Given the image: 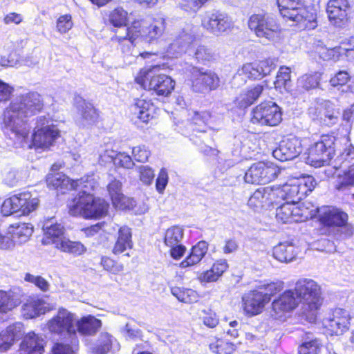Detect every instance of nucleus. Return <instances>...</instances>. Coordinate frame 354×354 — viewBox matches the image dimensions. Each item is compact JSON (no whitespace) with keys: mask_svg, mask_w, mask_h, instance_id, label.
<instances>
[{"mask_svg":"<svg viewBox=\"0 0 354 354\" xmlns=\"http://www.w3.org/2000/svg\"><path fill=\"white\" fill-rule=\"evenodd\" d=\"M43 108L44 102L38 93L20 95L3 110L0 118L1 128L6 133H12L21 142L28 144V148L48 150L60 136V131L48 117L36 118L31 142H28L30 129L28 119L40 113Z\"/></svg>","mask_w":354,"mask_h":354,"instance_id":"1","label":"nucleus"},{"mask_svg":"<svg viewBox=\"0 0 354 354\" xmlns=\"http://www.w3.org/2000/svg\"><path fill=\"white\" fill-rule=\"evenodd\" d=\"M292 290L301 304V313L309 322H314L322 304L320 286L313 279L302 278L296 282Z\"/></svg>","mask_w":354,"mask_h":354,"instance_id":"2","label":"nucleus"},{"mask_svg":"<svg viewBox=\"0 0 354 354\" xmlns=\"http://www.w3.org/2000/svg\"><path fill=\"white\" fill-rule=\"evenodd\" d=\"M165 27V20L161 17L154 19L151 21L136 20L125 29L124 34H122L121 30L117 31L115 39L120 41L125 38H129L131 41L144 38L152 41L162 35Z\"/></svg>","mask_w":354,"mask_h":354,"instance_id":"3","label":"nucleus"},{"mask_svg":"<svg viewBox=\"0 0 354 354\" xmlns=\"http://www.w3.org/2000/svg\"><path fill=\"white\" fill-rule=\"evenodd\" d=\"M68 212L72 216L85 218H99L104 216L109 207L102 198L95 197L93 194L77 195L68 204Z\"/></svg>","mask_w":354,"mask_h":354,"instance_id":"4","label":"nucleus"},{"mask_svg":"<svg viewBox=\"0 0 354 354\" xmlns=\"http://www.w3.org/2000/svg\"><path fill=\"white\" fill-rule=\"evenodd\" d=\"M159 66H154L141 69L135 78L143 88L153 91L158 95L168 96L175 87V82L168 75L159 74Z\"/></svg>","mask_w":354,"mask_h":354,"instance_id":"5","label":"nucleus"},{"mask_svg":"<svg viewBox=\"0 0 354 354\" xmlns=\"http://www.w3.org/2000/svg\"><path fill=\"white\" fill-rule=\"evenodd\" d=\"M248 27L255 35L267 41H274L281 34V26L274 15L259 12L252 15L248 19Z\"/></svg>","mask_w":354,"mask_h":354,"instance_id":"6","label":"nucleus"},{"mask_svg":"<svg viewBox=\"0 0 354 354\" xmlns=\"http://www.w3.org/2000/svg\"><path fill=\"white\" fill-rule=\"evenodd\" d=\"M315 185V179L308 176L300 179H292L281 187H274V189L277 194L278 201L280 199H286L288 201V202L295 203L312 192Z\"/></svg>","mask_w":354,"mask_h":354,"instance_id":"7","label":"nucleus"},{"mask_svg":"<svg viewBox=\"0 0 354 354\" xmlns=\"http://www.w3.org/2000/svg\"><path fill=\"white\" fill-rule=\"evenodd\" d=\"M75 315L64 308H59L57 314L50 319L46 327L51 333L59 336H68L71 338V343L77 342V331L74 324Z\"/></svg>","mask_w":354,"mask_h":354,"instance_id":"8","label":"nucleus"},{"mask_svg":"<svg viewBox=\"0 0 354 354\" xmlns=\"http://www.w3.org/2000/svg\"><path fill=\"white\" fill-rule=\"evenodd\" d=\"M335 142L336 138L333 136H322L319 141L308 149L307 162L315 167L328 163L334 154Z\"/></svg>","mask_w":354,"mask_h":354,"instance_id":"9","label":"nucleus"},{"mask_svg":"<svg viewBox=\"0 0 354 354\" xmlns=\"http://www.w3.org/2000/svg\"><path fill=\"white\" fill-rule=\"evenodd\" d=\"M39 205V199L32 197L30 192H22L6 199L1 205V213L4 216L20 212L28 215Z\"/></svg>","mask_w":354,"mask_h":354,"instance_id":"10","label":"nucleus"},{"mask_svg":"<svg viewBox=\"0 0 354 354\" xmlns=\"http://www.w3.org/2000/svg\"><path fill=\"white\" fill-rule=\"evenodd\" d=\"M250 121L254 124L274 127L282 120L279 106L271 101L263 102L253 109Z\"/></svg>","mask_w":354,"mask_h":354,"instance_id":"11","label":"nucleus"},{"mask_svg":"<svg viewBox=\"0 0 354 354\" xmlns=\"http://www.w3.org/2000/svg\"><path fill=\"white\" fill-rule=\"evenodd\" d=\"M275 68V64L272 59L262 60L258 63H248L243 64L234 75L232 82L234 85L245 83V77L249 79H261L269 75Z\"/></svg>","mask_w":354,"mask_h":354,"instance_id":"12","label":"nucleus"},{"mask_svg":"<svg viewBox=\"0 0 354 354\" xmlns=\"http://www.w3.org/2000/svg\"><path fill=\"white\" fill-rule=\"evenodd\" d=\"M201 26L209 32L218 35L233 28L232 18L225 12L213 9L206 11L201 19Z\"/></svg>","mask_w":354,"mask_h":354,"instance_id":"13","label":"nucleus"},{"mask_svg":"<svg viewBox=\"0 0 354 354\" xmlns=\"http://www.w3.org/2000/svg\"><path fill=\"white\" fill-rule=\"evenodd\" d=\"M280 172V169L272 163L259 162L246 171L245 180L248 183L265 184L274 180Z\"/></svg>","mask_w":354,"mask_h":354,"instance_id":"14","label":"nucleus"},{"mask_svg":"<svg viewBox=\"0 0 354 354\" xmlns=\"http://www.w3.org/2000/svg\"><path fill=\"white\" fill-rule=\"evenodd\" d=\"M335 175L344 185H354V148H347L335 160Z\"/></svg>","mask_w":354,"mask_h":354,"instance_id":"15","label":"nucleus"},{"mask_svg":"<svg viewBox=\"0 0 354 354\" xmlns=\"http://www.w3.org/2000/svg\"><path fill=\"white\" fill-rule=\"evenodd\" d=\"M351 316L343 308H335L323 319V325L331 334L342 335L348 331L351 325Z\"/></svg>","mask_w":354,"mask_h":354,"instance_id":"16","label":"nucleus"},{"mask_svg":"<svg viewBox=\"0 0 354 354\" xmlns=\"http://www.w3.org/2000/svg\"><path fill=\"white\" fill-rule=\"evenodd\" d=\"M277 194L274 187H265L257 189L250 197L248 205L254 211L268 209L274 203H277Z\"/></svg>","mask_w":354,"mask_h":354,"instance_id":"17","label":"nucleus"},{"mask_svg":"<svg viewBox=\"0 0 354 354\" xmlns=\"http://www.w3.org/2000/svg\"><path fill=\"white\" fill-rule=\"evenodd\" d=\"M350 8L348 0H329L326 11L330 24L337 27L344 26Z\"/></svg>","mask_w":354,"mask_h":354,"instance_id":"18","label":"nucleus"},{"mask_svg":"<svg viewBox=\"0 0 354 354\" xmlns=\"http://www.w3.org/2000/svg\"><path fill=\"white\" fill-rule=\"evenodd\" d=\"M242 300L245 313L250 315H256L263 311L270 297L263 292L255 290L245 293Z\"/></svg>","mask_w":354,"mask_h":354,"instance_id":"19","label":"nucleus"},{"mask_svg":"<svg viewBox=\"0 0 354 354\" xmlns=\"http://www.w3.org/2000/svg\"><path fill=\"white\" fill-rule=\"evenodd\" d=\"M192 87L196 92H205L207 90L216 88L219 85V78L217 75L210 71H202L193 68L192 72Z\"/></svg>","mask_w":354,"mask_h":354,"instance_id":"20","label":"nucleus"},{"mask_svg":"<svg viewBox=\"0 0 354 354\" xmlns=\"http://www.w3.org/2000/svg\"><path fill=\"white\" fill-rule=\"evenodd\" d=\"M302 151L301 140L292 137L283 140L279 147L272 151V156L280 161L290 160Z\"/></svg>","mask_w":354,"mask_h":354,"instance_id":"21","label":"nucleus"},{"mask_svg":"<svg viewBox=\"0 0 354 354\" xmlns=\"http://www.w3.org/2000/svg\"><path fill=\"white\" fill-rule=\"evenodd\" d=\"M319 219L324 226L339 227L346 224L348 215L341 209L333 206H326L319 210Z\"/></svg>","mask_w":354,"mask_h":354,"instance_id":"22","label":"nucleus"},{"mask_svg":"<svg viewBox=\"0 0 354 354\" xmlns=\"http://www.w3.org/2000/svg\"><path fill=\"white\" fill-rule=\"evenodd\" d=\"M75 106L79 114L76 122L80 127L88 128L96 124L99 115L92 104L78 97L75 100Z\"/></svg>","mask_w":354,"mask_h":354,"instance_id":"23","label":"nucleus"},{"mask_svg":"<svg viewBox=\"0 0 354 354\" xmlns=\"http://www.w3.org/2000/svg\"><path fill=\"white\" fill-rule=\"evenodd\" d=\"M299 304L295 292L288 290L273 301L272 315L276 319L281 318L286 313L294 310Z\"/></svg>","mask_w":354,"mask_h":354,"instance_id":"24","label":"nucleus"},{"mask_svg":"<svg viewBox=\"0 0 354 354\" xmlns=\"http://www.w3.org/2000/svg\"><path fill=\"white\" fill-rule=\"evenodd\" d=\"M54 309V306L42 298L29 297L23 305L21 313L26 319H33Z\"/></svg>","mask_w":354,"mask_h":354,"instance_id":"25","label":"nucleus"},{"mask_svg":"<svg viewBox=\"0 0 354 354\" xmlns=\"http://www.w3.org/2000/svg\"><path fill=\"white\" fill-rule=\"evenodd\" d=\"M107 191L113 205L119 209H131L135 206V201L125 196L122 192V183L113 179L107 185Z\"/></svg>","mask_w":354,"mask_h":354,"instance_id":"26","label":"nucleus"},{"mask_svg":"<svg viewBox=\"0 0 354 354\" xmlns=\"http://www.w3.org/2000/svg\"><path fill=\"white\" fill-rule=\"evenodd\" d=\"M43 231L42 243L44 245L53 244L57 248L58 243L65 238L64 227L60 223H54L53 218L45 221Z\"/></svg>","mask_w":354,"mask_h":354,"instance_id":"27","label":"nucleus"},{"mask_svg":"<svg viewBox=\"0 0 354 354\" xmlns=\"http://www.w3.org/2000/svg\"><path fill=\"white\" fill-rule=\"evenodd\" d=\"M195 39L196 35L194 28L189 26L169 44L167 52L172 55L185 52L187 47L193 43Z\"/></svg>","mask_w":354,"mask_h":354,"instance_id":"28","label":"nucleus"},{"mask_svg":"<svg viewBox=\"0 0 354 354\" xmlns=\"http://www.w3.org/2000/svg\"><path fill=\"white\" fill-rule=\"evenodd\" d=\"M24 334L23 324L15 323L0 333V353L7 351Z\"/></svg>","mask_w":354,"mask_h":354,"instance_id":"29","label":"nucleus"},{"mask_svg":"<svg viewBox=\"0 0 354 354\" xmlns=\"http://www.w3.org/2000/svg\"><path fill=\"white\" fill-rule=\"evenodd\" d=\"M118 30H121L122 34L125 33V29H116L114 31L115 35L111 38V40L113 41H116L119 44L121 51L123 54L124 61L126 63V64L129 65L133 64L138 56H141L143 58H146L151 55V53H141L136 51L135 50V46L133 44L135 41H131L129 38H125L122 41H120L115 39V37H116V32Z\"/></svg>","mask_w":354,"mask_h":354,"instance_id":"30","label":"nucleus"},{"mask_svg":"<svg viewBox=\"0 0 354 354\" xmlns=\"http://www.w3.org/2000/svg\"><path fill=\"white\" fill-rule=\"evenodd\" d=\"M44 346L45 341L41 336L30 332L21 344V352L23 354H43Z\"/></svg>","mask_w":354,"mask_h":354,"instance_id":"31","label":"nucleus"},{"mask_svg":"<svg viewBox=\"0 0 354 354\" xmlns=\"http://www.w3.org/2000/svg\"><path fill=\"white\" fill-rule=\"evenodd\" d=\"M131 109L134 119H138L143 123H147L153 118V104L145 98L137 99Z\"/></svg>","mask_w":354,"mask_h":354,"instance_id":"32","label":"nucleus"},{"mask_svg":"<svg viewBox=\"0 0 354 354\" xmlns=\"http://www.w3.org/2000/svg\"><path fill=\"white\" fill-rule=\"evenodd\" d=\"M46 183L49 188L59 189L62 193L65 190L73 189L75 184L74 180L68 178L62 173L48 174L46 176Z\"/></svg>","mask_w":354,"mask_h":354,"instance_id":"33","label":"nucleus"},{"mask_svg":"<svg viewBox=\"0 0 354 354\" xmlns=\"http://www.w3.org/2000/svg\"><path fill=\"white\" fill-rule=\"evenodd\" d=\"M8 232L15 241V244H22L27 242L32 236L33 227L26 223H15L9 225Z\"/></svg>","mask_w":354,"mask_h":354,"instance_id":"34","label":"nucleus"},{"mask_svg":"<svg viewBox=\"0 0 354 354\" xmlns=\"http://www.w3.org/2000/svg\"><path fill=\"white\" fill-rule=\"evenodd\" d=\"M77 330L83 335H93L102 326L100 319L92 315H87L76 321Z\"/></svg>","mask_w":354,"mask_h":354,"instance_id":"35","label":"nucleus"},{"mask_svg":"<svg viewBox=\"0 0 354 354\" xmlns=\"http://www.w3.org/2000/svg\"><path fill=\"white\" fill-rule=\"evenodd\" d=\"M263 87L257 84L241 92L236 98V104L241 109H245L252 104L262 93Z\"/></svg>","mask_w":354,"mask_h":354,"instance_id":"36","label":"nucleus"},{"mask_svg":"<svg viewBox=\"0 0 354 354\" xmlns=\"http://www.w3.org/2000/svg\"><path fill=\"white\" fill-rule=\"evenodd\" d=\"M297 254V248L290 243H281L273 248V257L280 262L289 263Z\"/></svg>","mask_w":354,"mask_h":354,"instance_id":"37","label":"nucleus"},{"mask_svg":"<svg viewBox=\"0 0 354 354\" xmlns=\"http://www.w3.org/2000/svg\"><path fill=\"white\" fill-rule=\"evenodd\" d=\"M208 245L205 241H199L192 247L189 255L180 263V267L185 268L199 263L207 253Z\"/></svg>","mask_w":354,"mask_h":354,"instance_id":"38","label":"nucleus"},{"mask_svg":"<svg viewBox=\"0 0 354 354\" xmlns=\"http://www.w3.org/2000/svg\"><path fill=\"white\" fill-rule=\"evenodd\" d=\"M280 13L283 17L296 24H299L302 21L315 22V15L309 12L306 7H299L297 9H293L290 11L285 10Z\"/></svg>","mask_w":354,"mask_h":354,"instance_id":"39","label":"nucleus"},{"mask_svg":"<svg viewBox=\"0 0 354 354\" xmlns=\"http://www.w3.org/2000/svg\"><path fill=\"white\" fill-rule=\"evenodd\" d=\"M131 232L127 226L121 227L118 231V237L113 248L115 254L122 253L132 247Z\"/></svg>","mask_w":354,"mask_h":354,"instance_id":"40","label":"nucleus"},{"mask_svg":"<svg viewBox=\"0 0 354 354\" xmlns=\"http://www.w3.org/2000/svg\"><path fill=\"white\" fill-rule=\"evenodd\" d=\"M322 344L312 334H306L303 338L302 344L298 348L299 354H318L321 350Z\"/></svg>","mask_w":354,"mask_h":354,"instance_id":"41","label":"nucleus"},{"mask_svg":"<svg viewBox=\"0 0 354 354\" xmlns=\"http://www.w3.org/2000/svg\"><path fill=\"white\" fill-rule=\"evenodd\" d=\"M317 212V209L310 203L304 202L299 204L295 203V222H302L312 218L316 215Z\"/></svg>","mask_w":354,"mask_h":354,"instance_id":"42","label":"nucleus"},{"mask_svg":"<svg viewBox=\"0 0 354 354\" xmlns=\"http://www.w3.org/2000/svg\"><path fill=\"white\" fill-rule=\"evenodd\" d=\"M108 22L110 25L124 30L128 21V12L121 7H117L109 12Z\"/></svg>","mask_w":354,"mask_h":354,"instance_id":"43","label":"nucleus"},{"mask_svg":"<svg viewBox=\"0 0 354 354\" xmlns=\"http://www.w3.org/2000/svg\"><path fill=\"white\" fill-rule=\"evenodd\" d=\"M113 347L118 348L116 339L107 333H102L98 339L97 344L93 348V354H106Z\"/></svg>","mask_w":354,"mask_h":354,"instance_id":"44","label":"nucleus"},{"mask_svg":"<svg viewBox=\"0 0 354 354\" xmlns=\"http://www.w3.org/2000/svg\"><path fill=\"white\" fill-rule=\"evenodd\" d=\"M56 248L74 256H80L86 252V248L81 242L71 241L67 238L62 239Z\"/></svg>","mask_w":354,"mask_h":354,"instance_id":"45","label":"nucleus"},{"mask_svg":"<svg viewBox=\"0 0 354 354\" xmlns=\"http://www.w3.org/2000/svg\"><path fill=\"white\" fill-rule=\"evenodd\" d=\"M74 182L77 183L75 184L73 189H80L77 195L92 194V192L98 187V183L95 180L94 175L84 176L80 179L74 180Z\"/></svg>","mask_w":354,"mask_h":354,"instance_id":"46","label":"nucleus"},{"mask_svg":"<svg viewBox=\"0 0 354 354\" xmlns=\"http://www.w3.org/2000/svg\"><path fill=\"white\" fill-rule=\"evenodd\" d=\"M324 111L322 113V120L327 126H333L339 121V111L335 107L334 104L330 101H326L323 104Z\"/></svg>","mask_w":354,"mask_h":354,"instance_id":"47","label":"nucleus"},{"mask_svg":"<svg viewBox=\"0 0 354 354\" xmlns=\"http://www.w3.org/2000/svg\"><path fill=\"white\" fill-rule=\"evenodd\" d=\"M295 203L287 202L279 207L276 210V218L283 223L295 222Z\"/></svg>","mask_w":354,"mask_h":354,"instance_id":"48","label":"nucleus"},{"mask_svg":"<svg viewBox=\"0 0 354 354\" xmlns=\"http://www.w3.org/2000/svg\"><path fill=\"white\" fill-rule=\"evenodd\" d=\"M321 79L319 73L305 74L297 80V87L303 91H309L318 86Z\"/></svg>","mask_w":354,"mask_h":354,"instance_id":"49","label":"nucleus"},{"mask_svg":"<svg viewBox=\"0 0 354 354\" xmlns=\"http://www.w3.org/2000/svg\"><path fill=\"white\" fill-rule=\"evenodd\" d=\"M183 238V229L178 226H172L168 228L164 236V243L166 246L174 247L180 243Z\"/></svg>","mask_w":354,"mask_h":354,"instance_id":"50","label":"nucleus"},{"mask_svg":"<svg viewBox=\"0 0 354 354\" xmlns=\"http://www.w3.org/2000/svg\"><path fill=\"white\" fill-rule=\"evenodd\" d=\"M171 291L172 295L181 302L193 303L198 300V294L192 289L174 287Z\"/></svg>","mask_w":354,"mask_h":354,"instance_id":"51","label":"nucleus"},{"mask_svg":"<svg viewBox=\"0 0 354 354\" xmlns=\"http://www.w3.org/2000/svg\"><path fill=\"white\" fill-rule=\"evenodd\" d=\"M209 349L216 354H231L234 350V345L223 339H217L209 344Z\"/></svg>","mask_w":354,"mask_h":354,"instance_id":"52","label":"nucleus"},{"mask_svg":"<svg viewBox=\"0 0 354 354\" xmlns=\"http://www.w3.org/2000/svg\"><path fill=\"white\" fill-rule=\"evenodd\" d=\"M17 305V301L15 300L10 293L0 290V313H7Z\"/></svg>","mask_w":354,"mask_h":354,"instance_id":"53","label":"nucleus"},{"mask_svg":"<svg viewBox=\"0 0 354 354\" xmlns=\"http://www.w3.org/2000/svg\"><path fill=\"white\" fill-rule=\"evenodd\" d=\"M210 0H182L179 7L189 13H196L206 3Z\"/></svg>","mask_w":354,"mask_h":354,"instance_id":"54","label":"nucleus"},{"mask_svg":"<svg viewBox=\"0 0 354 354\" xmlns=\"http://www.w3.org/2000/svg\"><path fill=\"white\" fill-rule=\"evenodd\" d=\"M291 70L290 68L286 66H281L279 68L278 74L276 77V81L274 82V84L276 87H282L284 88L288 87L290 83L291 79Z\"/></svg>","mask_w":354,"mask_h":354,"instance_id":"55","label":"nucleus"},{"mask_svg":"<svg viewBox=\"0 0 354 354\" xmlns=\"http://www.w3.org/2000/svg\"><path fill=\"white\" fill-rule=\"evenodd\" d=\"M24 280L29 283H33L42 292H48L50 290V283L41 276H35L30 273H26Z\"/></svg>","mask_w":354,"mask_h":354,"instance_id":"56","label":"nucleus"},{"mask_svg":"<svg viewBox=\"0 0 354 354\" xmlns=\"http://www.w3.org/2000/svg\"><path fill=\"white\" fill-rule=\"evenodd\" d=\"M195 56L198 61L209 62L215 58L216 53L212 48L207 46L201 45L197 48Z\"/></svg>","mask_w":354,"mask_h":354,"instance_id":"57","label":"nucleus"},{"mask_svg":"<svg viewBox=\"0 0 354 354\" xmlns=\"http://www.w3.org/2000/svg\"><path fill=\"white\" fill-rule=\"evenodd\" d=\"M151 155L150 151L145 145H138L132 148V156L135 160L145 162Z\"/></svg>","mask_w":354,"mask_h":354,"instance_id":"58","label":"nucleus"},{"mask_svg":"<svg viewBox=\"0 0 354 354\" xmlns=\"http://www.w3.org/2000/svg\"><path fill=\"white\" fill-rule=\"evenodd\" d=\"M73 26V23L70 15H62L57 19V30L61 34L66 33L72 28Z\"/></svg>","mask_w":354,"mask_h":354,"instance_id":"59","label":"nucleus"},{"mask_svg":"<svg viewBox=\"0 0 354 354\" xmlns=\"http://www.w3.org/2000/svg\"><path fill=\"white\" fill-rule=\"evenodd\" d=\"M354 50V45L351 48H344V46L335 47L334 48L328 49L326 51L325 59H330L333 62H337L348 51Z\"/></svg>","mask_w":354,"mask_h":354,"instance_id":"60","label":"nucleus"},{"mask_svg":"<svg viewBox=\"0 0 354 354\" xmlns=\"http://www.w3.org/2000/svg\"><path fill=\"white\" fill-rule=\"evenodd\" d=\"M15 246V241L11 237L10 234L7 231L3 232L0 230V250H12Z\"/></svg>","mask_w":354,"mask_h":354,"instance_id":"61","label":"nucleus"},{"mask_svg":"<svg viewBox=\"0 0 354 354\" xmlns=\"http://www.w3.org/2000/svg\"><path fill=\"white\" fill-rule=\"evenodd\" d=\"M277 5L280 12L285 10L290 11L299 7H305L303 0H277Z\"/></svg>","mask_w":354,"mask_h":354,"instance_id":"62","label":"nucleus"},{"mask_svg":"<svg viewBox=\"0 0 354 354\" xmlns=\"http://www.w3.org/2000/svg\"><path fill=\"white\" fill-rule=\"evenodd\" d=\"M101 264L104 268L113 274H118L123 270V266L122 264L115 262L113 259L109 257H102Z\"/></svg>","mask_w":354,"mask_h":354,"instance_id":"63","label":"nucleus"},{"mask_svg":"<svg viewBox=\"0 0 354 354\" xmlns=\"http://www.w3.org/2000/svg\"><path fill=\"white\" fill-rule=\"evenodd\" d=\"M140 180L145 185H149L154 178L153 170L147 165H142L138 168Z\"/></svg>","mask_w":354,"mask_h":354,"instance_id":"64","label":"nucleus"}]
</instances>
